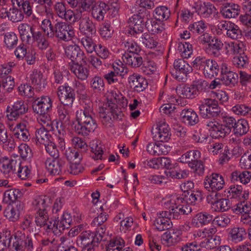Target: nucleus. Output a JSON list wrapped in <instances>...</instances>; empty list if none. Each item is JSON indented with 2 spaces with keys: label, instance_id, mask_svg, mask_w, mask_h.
Here are the masks:
<instances>
[{
  "label": "nucleus",
  "instance_id": "obj_62",
  "mask_svg": "<svg viewBox=\"0 0 251 251\" xmlns=\"http://www.w3.org/2000/svg\"><path fill=\"white\" fill-rule=\"evenodd\" d=\"M141 42L146 47L149 49H153L157 47L158 41L154 36H151L147 33H144L142 35Z\"/></svg>",
  "mask_w": 251,
  "mask_h": 251
},
{
  "label": "nucleus",
  "instance_id": "obj_59",
  "mask_svg": "<svg viewBox=\"0 0 251 251\" xmlns=\"http://www.w3.org/2000/svg\"><path fill=\"white\" fill-rule=\"evenodd\" d=\"M177 195H178V194ZM188 196H187L186 201L184 200H183V201H185V203L187 204L191 208V207L188 205V203H190L192 205H195L201 202L202 199V195L200 191H192L190 194H189V193H188ZM180 196L183 199H184V198L180 195Z\"/></svg>",
  "mask_w": 251,
  "mask_h": 251
},
{
  "label": "nucleus",
  "instance_id": "obj_6",
  "mask_svg": "<svg viewBox=\"0 0 251 251\" xmlns=\"http://www.w3.org/2000/svg\"><path fill=\"white\" fill-rule=\"evenodd\" d=\"M27 104L22 100H18L6 108V117L9 121H16L28 111Z\"/></svg>",
  "mask_w": 251,
  "mask_h": 251
},
{
  "label": "nucleus",
  "instance_id": "obj_23",
  "mask_svg": "<svg viewBox=\"0 0 251 251\" xmlns=\"http://www.w3.org/2000/svg\"><path fill=\"white\" fill-rule=\"evenodd\" d=\"M70 71L77 79L85 80L87 79L89 75V69L85 65L75 63H69Z\"/></svg>",
  "mask_w": 251,
  "mask_h": 251
},
{
  "label": "nucleus",
  "instance_id": "obj_4",
  "mask_svg": "<svg viewBox=\"0 0 251 251\" xmlns=\"http://www.w3.org/2000/svg\"><path fill=\"white\" fill-rule=\"evenodd\" d=\"M221 239L219 236L214 235L205 239L199 244L196 242L185 243L179 247L181 251H200L201 248L212 250L221 244Z\"/></svg>",
  "mask_w": 251,
  "mask_h": 251
},
{
  "label": "nucleus",
  "instance_id": "obj_33",
  "mask_svg": "<svg viewBox=\"0 0 251 251\" xmlns=\"http://www.w3.org/2000/svg\"><path fill=\"white\" fill-rule=\"evenodd\" d=\"M213 219V216L208 213L203 212L196 214L192 219L191 225L196 227L205 225Z\"/></svg>",
  "mask_w": 251,
  "mask_h": 251
},
{
  "label": "nucleus",
  "instance_id": "obj_9",
  "mask_svg": "<svg viewBox=\"0 0 251 251\" xmlns=\"http://www.w3.org/2000/svg\"><path fill=\"white\" fill-rule=\"evenodd\" d=\"M205 188L209 191H211V194L222 190L225 182L223 176L217 173H212L209 176H206L204 180Z\"/></svg>",
  "mask_w": 251,
  "mask_h": 251
},
{
  "label": "nucleus",
  "instance_id": "obj_21",
  "mask_svg": "<svg viewBox=\"0 0 251 251\" xmlns=\"http://www.w3.org/2000/svg\"><path fill=\"white\" fill-rule=\"evenodd\" d=\"M180 235L181 231L177 229L166 231L162 236V243L168 247L174 246L180 241Z\"/></svg>",
  "mask_w": 251,
  "mask_h": 251
},
{
  "label": "nucleus",
  "instance_id": "obj_1",
  "mask_svg": "<svg viewBox=\"0 0 251 251\" xmlns=\"http://www.w3.org/2000/svg\"><path fill=\"white\" fill-rule=\"evenodd\" d=\"M163 204L169 211L157 213L153 224L156 229L160 231L172 227L171 218L178 219L181 215L188 214L192 210L183 199L176 194L167 197L164 199Z\"/></svg>",
  "mask_w": 251,
  "mask_h": 251
},
{
  "label": "nucleus",
  "instance_id": "obj_47",
  "mask_svg": "<svg viewBox=\"0 0 251 251\" xmlns=\"http://www.w3.org/2000/svg\"><path fill=\"white\" fill-rule=\"evenodd\" d=\"M249 130V126L247 120L244 119L238 120L233 130V132L237 136L245 135Z\"/></svg>",
  "mask_w": 251,
  "mask_h": 251
},
{
  "label": "nucleus",
  "instance_id": "obj_61",
  "mask_svg": "<svg viewBox=\"0 0 251 251\" xmlns=\"http://www.w3.org/2000/svg\"><path fill=\"white\" fill-rule=\"evenodd\" d=\"M80 42L88 53H92L97 46L92 38L88 35L82 37L80 40Z\"/></svg>",
  "mask_w": 251,
  "mask_h": 251
},
{
  "label": "nucleus",
  "instance_id": "obj_30",
  "mask_svg": "<svg viewBox=\"0 0 251 251\" xmlns=\"http://www.w3.org/2000/svg\"><path fill=\"white\" fill-rule=\"evenodd\" d=\"M29 81L35 89L39 91L44 88L46 83V79L41 72L37 70H33L29 75Z\"/></svg>",
  "mask_w": 251,
  "mask_h": 251
},
{
  "label": "nucleus",
  "instance_id": "obj_49",
  "mask_svg": "<svg viewBox=\"0 0 251 251\" xmlns=\"http://www.w3.org/2000/svg\"><path fill=\"white\" fill-rule=\"evenodd\" d=\"M90 86L94 92L101 93L104 89V83L103 78L100 76H94L90 80Z\"/></svg>",
  "mask_w": 251,
  "mask_h": 251
},
{
  "label": "nucleus",
  "instance_id": "obj_10",
  "mask_svg": "<svg viewBox=\"0 0 251 251\" xmlns=\"http://www.w3.org/2000/svg\"><path fill=\"white\" fill-rule=\"evenodd\" d=\"M174 68L175 73L173 75L178 81H185L188 75L193 71L192 67L183 59L175 60L174 62Z\"/></svg>",
  "mask_w": 251,
  "mask_h": 251
},
{
  "label": "nucleus",
  "instance_id": "obj_32",
  "mask_svg": "<svg viewBox=\"0 0 251 251\" xmlns=\"http://www.w3.org/2000/svg\"><path fill=\"white\" fill-rule=\"evenodd\" d=\"M72 107L63 104H60L57 106L58 116L61 122V125H64V126L69 125Z\"/></svg>",
  "mask_w": 251,
  "mask_h": 251
},
{
  "label": "nucleus",
  "instance_id": "obj_37",
  "mask_svg": "<svg viewBox=\"0 0 251 251\" xmlns=\"http://www.w3.org/2000/svg\"><path fill=\"white\" fill-rule=\"evenodd\" d=\"M123 61L133 68H138L143 64V59L138 54L125 53L122 56Z\"/></svg>",
  "mask_w": 251,
  "mask_h": 251
},
{
  "label": "nucleus",
  "instance_id": "obj_34",
  "mask_svg": "<svg viewBox=\"0 0 251 251\" xmlns=\"http://www.w3.org/2000/svg\"><path fill=\"white\" fill-rule=\"evenodd\" d=\"M79 23V30L80 32L85 35H92L96 32V28L95 24L88 17L81 19Z\"/></svg>",
  "mask_w": 251,
  "mask_h": 251
},
{
  "label": "nucleus",
  "instance_id": "obj_20",
  "mask_svg": "<svg viewBox=\"0 0 251 251\" xmlns=\"http://www.w3.org/2000/svg\"><path fill=\"white\" fill-rule=\"evenodd\" d=\"M155 140L158 142H167L170 139V128L168 125L165 123L160 124L155 129V131H152Z\"/></svg>",
  "mask_w": 251,
  "mask_h": 251
},
{
  "label": "nucleus",
  "instance_id": "obj_41",
  "mask_svg": "<svg viewBox=\"0 0 251 251\" xmlns=\"http://www.w3.org/2000/svg\"><path fill=\"white\" fill-rule=\"evenodd\" d=\"M251 178V172L245 171L242 172L234 171L231 175V181L234 182H240L244 184L248 183Z\"/></svg>",
  "mask_w": 251,
  "mask_h": 251
},
{
  "label": "nucleus",
  "instance_id": "obj_63",
  "mask_svg": "<svg viewBox=\"0 0 251 251\" xmlns=\"http://www.w3.org/2000/svg\"><path fill=\"white\" fill-rule=\"evenodd\" d=\"M16 173L21 179H26L29 178L31 173V167L22 163L19 159V165L17 168Z\"/></svg>",
  "mask_w": 251,
  "mask_h": 251
},
{
  "label": "nucleus",
  "instance_id": "obj_8",
  "mask_svg": "<svg viewBox=\"0 0 251 251\" xmlns=\"http://www.w3.org/2000/svg\"><path fill=\"white\" fill-rule=\"evenodd\" d=\"M76 242L81 248V251H95L97 246L94 233L90 230L82 231L77 237Z\"/></svg>",
  "mask_w": 251,
  "mask_h": 251
},
{
  "label": "nucleus",
  "instance_id": "obj_14",
  "mask_svg": "<svg viewBox=\"0 0 251 251\" xmlns=\"http://www.w3.org/2000/svg\"><path fill=\"white\" fill-rule=\"evenodd\" d=\"M220 194L219 193H214L210 194L207 197L208 203L212 204V208L215 211L224 212L227 211L230 207V202L228 199H219Z\"/></svg>",
  "mask_w": 251,
  "mask_h": 251
},
{
  "label": "nucleus",
  "instance_id": "obj_56",
  "mask_svg": "<svg viewBox=\"0 0 251 251\" xmlns=\"http://www.w3.org/2000/svg\"><path fill=\"white\" fill-rule=\"evenodd\" d=\"M122 46L126 50L132 54H138L141 50L140 46L131 39H128L123 42Z\"/></svg>",
  "mask_w": 251,
  "mask_h": 251
},
{
  "label": "nucleus",
  "instance_id": "obj_57",
  "mask_svg": "<svg viewBox=\"0 0 251 251\" xmlns=\"http://www.w3.org/2000/svg\"><path fill=\"white\" fill-rule=\"evenodd\" d=\"M221 81L226 86H234L238 82V74L231 71L221 75Z\"/></svg>",
  "mask_w": 251,
  "mask_h": 251
},
{
  "label": "nucleus",
  "instance_id": "obj_24",
  "mask_svg": "<svg viewBox=\"0 0 251 251\" xmlns=\"http://www.w3.org/2000/svg\"><path fill=\"white\" fill-rule=\"evenodd\" d=\"M128 80L130 87L138 92L144 91L148 85L147 81L137 74L129 75Z\"/></svg>",
  "mask_w": 251,
  "mask_h": 251
},
{
  "label": "nucleus",
  "instance_id": "obj_28",
  "mask_svg": "<svg viewBox=\"0 0 251 251\" xmlns=\"http://www.w3.org/2000/svg\"><path fill=\"white\" fill-rule=\"evenodd\" d=\"M36 225L40 227H44L46 230H52L53 232V222L49 221L48 211L36 212L35 217Z\"/></svg>",
  "mask_w": 251,
  "mask_h": 251
},
{
  "label": "nucleus",
  "instance_id": "obj_2",
  "mask_svg": "<svg viewBox=\"0 0 251 251\" xmlns=\"http://www.w3.org/2000/svg\"><path fill=\"white\" fill-rule=\"evenodd\" d=\"M93 103L88 100L83 105V109L76 112L77 124L74 126L75 131L79 135L87 136L97 128Z\"/></svg>",
  "mask_w": 251,
  "mask_h": 251
},
{
  "label": "nucleus",
  "instance_id": "obj_43",
  "mask_svg": "<svg viewBox=\"0 0 251 251\" xmlns=\"http://www.w3.org/2000/svg\"><path fill=\"white\" fill-rule=\"evenodd\" d=\"M147 151L153 155H161L168 153V151L166 146L160 143H149L147 147Z\"/></svg>",
  "mask_w": 251,
  "mask_h": 251
},
{
  "label": "nucleus",
  "instance_id": "obj_5",
  "mask_svg": "<svg viewBox=\"0 0 251 251\" xmlns=\"http://www.w3.org/2000/svg\"><path fill=\"white\" fill-rule=\"evenodd\" d=\"M75 36L74 28L67 23L60 21L57 22L54 25V28L50 38L56 37L59 40L69 42Z\"/></svg>",
  "mask_w": 251,
  "mask_h": 251
},
{
  "label": "nucleus",
  "instance_id": "obj_39",
  "mask_svg": "<svg viewBox=\"0 0 251 251\" xmlns=\"http://www.w3.org/2000/svg\"><path fill=\"white\" fill-rule=\"evenodd\" d=\"M181 116L185 124L194 126L199 122V119L197 113L192 109H184L181 111Z\"/></svg>",
  "mask_w": 251,
  "mask_h": 251
},
{
  "label": "nucleus",
  "instance_id": "obj_19",
  "mask_svg": "<svg viewBox=\"0 0 251 251\" xmlns=\"http://www.w3.org/2000/svg\"><path fill=\"white\" fill-rule=\"evenodd\" d=\"M57 219L53 222L52 226L53 232H55L56 234L58 233L57 230L59 232H61L65 228H69L72 223V217L71 214L68 212H64L60 219L58 217ZM50 226H52V225Z\"/></svg>",
  "mask_w": 251,
  "mask_h": 251
},
{
  "label": "nucleus",
  "instance_id": "obj_52",
  "mask_svg": "<svg viewBox=\"0 0 251 251\" xmlns=\"http://www.w3.org/2000/svg\"><path fill=\"white\" fill-rule=\"evenodd\" d=\"M177 50L184 58L190 57L193 51L192 45L186 42L179 43Z\"/></svg>",
  "mask_w": 251,
  "mask_h": 251
},
{
  "label": "nucleus",
  "instance_id": "obj_54",
  "mask_svg": "<svg viewBox=\"0 0 251 251\" xmlns=\"http://www.w3.org/2000/svg\"><path fill=\"white\" fill-rule=\"evenodd\" d=\"M3 41L6 48L9 50H11L17 45L18 38L15 33L9 32L5 33Z\"/></svg>",
  "mask_w": 251,
  "mask_h": 251
},
{
  "label": "nucleus",
  "instance_id": "obj_46",
  "mask_svg": "<svg viewBox=\"0 0 251 251\" xmlns=\"http://www.w3.org/2000/svg\"><path fill=\"white\" fill-rule=\"evenodd\" d=\"M176 92L178 95L183 98L192 99L198 96L193 85L182 86L177 87Z\"/></svg>",
  "mask_w": 251,
  "mask_h": 251
},
{
  "label": "nucleus",
  "instance_id": "obj_53",
  "mask_svg": "<svg viewBox=\"0 0 251 251\" xmlns=\"http://www.w3.org/2000/svg\"><path fill=\"white\" fill-rule=\"evenodd\" d=\"M125 242L121 238H115L110 240L106 246V251H121L125 246Z\"/></svg>",
  "mask_w": 251,
  "mask_h": 251
},
{
  "label": "nucleus",
  "instance_id": "obj_60",
  "mask_svg": "<svg viewBox=\"0 0 251 251\" xmlns=\"http://www.w3.org/2000/svg\"><path fill=\"white\" fill-rule=\"evenodd\" d=\"M154 18L157 20L163 22L167 20L170 15V11L166 6H159L156 7L154 11Z\"/></svg>",
  "mask_w": 251,
  "mask_h": 251
},
{
  "label": "nucleus",
  "instance_id": "obj_55",
  "mask_svg": "<svg viewBox=\"0 0 251 251\" xmlns=\"http://www.w3.org/2000/svg\"><path fill=\"white\" fill-rule=\"evenodd\" d=\"M107 99L109 100L113 105H115L118 103H122V106L127 105V100L125 99L122 95L120 94L118 90L116 91H111L108 96Z\"/></svg>",
  "mask_w": 251,
  "mask_h": 251
},
{
  "label": "nucleus",
  "instance_id": "obj_12",
  "mask_svg": "<svg viewBox=\"0 0 251 251\" xmlns=\"http://www.w3.org/2000/svg\"><path fill=\"white\" fill-rule=\"evenodd\" d=\"M203 125L207 130L211 132V135L215 138L225 137L230 131L229 128L220 124L215 119L204 121Z\"/></svg>",
  "mask_w": 251,
  "mask_h": 251
},
{
  "label": "nucleus",
  "instance_id": "obj_13",
  "mask_svg": "<svg viewBox=\"0 0 251 251\" xmlns=\"http://www.w3.org/2000/svg\"><path fill=\"white\" fill-rule=\"evenodd\" d=\"M66 165L65 159L59 157L49 158L45 161L46 169L50 174L54 176L59 175L64 172Z\"/></svg>",
  "mask_w": 251,
  "mask_h": 251
},
{
  "label": "nucleus",
  "instance_id": "obj_7",
  "mask_svg": "<svg viewBox=\"0 0 251 251\" xmlns=\"http://www.w3.org/2000/svg\"><path fill=\"white\" fill-rule=\"evenodd\" d=\"M98 112L100 118L103 125L107 126L111 124V121L122 118L123 114L120 110L117 107V105H113L108 107H100Z\"/></svg>",
  "mask_w": 251,
  "mask_h": 251
},
{
  "label": "nucleus",
  "instance_id": "obj_17",
  "mask_svg": "<svg viewBox=\"0 0 251 251\" xmlns=\"http://www.w3.org/2000/svg\"><path fill=\"white\" fill-rule=\"evenodd\" d=\"M52 107V101L48 96L38 98L33 103V109L38 114H47Z\"/></svg>",
  "mask_w": 251,
  "mask_h": 251
},
{
  "label": "nucleus",
  "instance_id": "obj_42",
  "mask_svg": "<svg viewBox=\"0 0 251 251\" xmlns=\"http://www.w3.org/2000/svg\"><path fill=\"white\" fill-rule=\"evenodd\" d=\"M165 176L167 177V181L169 178L181 179L186 178L189 174V171L186 170H181L177 168H170L164 172Z\"/></svg>",
  "mask_w": 251,
  "mask_h": 251
},
{
  "label": "nucleus",
  "instance_id": "obj_25",
  "mask_svg": "<svg viewBox=\"0 0 251 251\" xmlns=\"http://www.w3.org/2000/svg\"><path fill=\"white\" fill-rule=\"evenodd\" d=\"M18 29L22 42L30 44L32 41L31 36L35 29V27L26 23H21L19 25Z\"/></svg>",
  "mask_w": 251,
  "mask_h": 251
},
{
  "label": "nucleus",
  "instance_id": "obj_38",
  "mask_svg": "<svg viewBox=\"0 0 251 251\" xmlns=\"http://www.w3.org/2000/svg\"><path fill=\"white\" fill-rule=\"evenodd\" d=\"M1 17H7L12 22H18L22 21L24 15L22 11L16 8H10L8 11L1 12Z\"/></svg>",
  "mask_w": 251,
  "mask_h": 251
},
{
  "label": "nucleus",
  "instance_id": "obj_26",
  "mask_svg": "<svg viewBox=\"0 0 251 251\" xmlns=\"http://www.w3.org/2000/svg\"><path fill=\"white\" fill-rule=\"evenodd\" d=\"M50 200L45 196H36L32 202V209L36 212L48 211Z\"/></svg>",
  "mask_w": 251,
  "mask_h": 251
},
{
  "label": "nucleus",
  "instance_id": "obj_16",
  "mask_svg": "<svg viewBox=\"0 0 251 251\" xmlns=\"http://www.w3.org/2000/svg\"><path fill=\"white\" fill-rule=\"evenodd\" d=\"M194 7L198 15L204 18H209L211 15L218 13L215 6L210 2H197Z\"/></svg>",
  "mask_w": 251,
  "mask_h": 251
},
{
  "label": "nucleus",
  "instance_id": "obj_44",
  "mask_svg": "<svg viewBox=\"0 0 251 251\" xmlns=\"http://www.w3.org/2000/svg\"><path fill=\"white\" fill-rule=\"evenodd\" d=\"M201 153L198 150H191L183 154L179 158V162L182 163L188 164V166L190 163H193L197 159H200Z\"/></svg>",
  "mask_w": 251,
  "mask_h": 251
},
{
  "label": "nucleus",
  "instance_id": "obj_58",
  "mask_svg": "<svg viewBox=\"0 0 251 251\" xmlns=\"http://www.w3.org/2000/svg\"><path fill=\"white\" fill-rule=\"evenodd\" d=\"M11 238L10 231L4 230L0 232V251H4L9 246Z\"/></svg>",
  "mask_w": 251,
  "mask_h": 251
},
{
  "label": "nucleus",
  "instance_id": "obj_48",
  "mask_svg": "<svg viewBox=\"0 0 251 251\" xmlns=\"http://www.w3.org/2000/svg\"><path fill=\"white\" fill-rule=\"evenodd\" d=\"M246 230L243 227H234L230 230L229 233L230 240L235 243L242 241L246 237Z\"/></svg>",
  "mask_w": 251,
  "mask_h": 251
},
{
  "label": "nucleus",
  "instance_id": "obj_51",
  "mask_svg": "<svg viewBox=\"0 0 251 251\" xmlns=\"http://www.w3.org/2000/svg\"><path fill=\"white\" fill-rule=\"evenodd\" d=\"M224 44L217 37H213L208 44V48L211 51V54L215 57L220 55V51L222 49Z\"/></svg>",
  "mask_w": 251,
  "mask_h": 251
},
{
  "label": "nucleus",
  "instance_id": "obj_11",
  "mask_svg": "<svg viewBox=\"0 0 251 251\" xmlns=\"http://www.w3.org/2000/svg\"><path fill=\"white\" fill-rule=\"evenodd\" d=\"M53 7L56 15L67 22L75 23L80 19V15L75 14L72 10L67 9L64 2H57L54 5Z\"/></svg>",
  "mask_w": 251,
  "mask_h": 251
},
{
  "label": "nucleus",
  "instance_id": "obj_31",
  "mask_svg": "<svg viewBox=\"0 0 251 251\" xmlns=\"http://www.w3.org/2000/svg\"><path fill=\"white\" fill-rule=\"evenodd\" d=\"M15 138L20 140L26 142L30 139V135L25 124L19 123L12 129Z\"/></svg>",
  "mask_w": 251,
  "mask_h": 251
},
{
  "label": "nucleus",
  "instance_id": "obj_45",
  "mask_svg": "<svg viewBox=\"0 0 251 251\" xmlns=\"http://www.w3.org/2000/svg\"><path fill=\"white\" fill-rule=\"evenodd\" d=\"M51 130H47L44 127H40L36 129L35 131V142L37 145L47 144L50 141L51 137L49 131Z\"/></svg>",
  "mask_w": 251,
  "mask_h": 251
},
{
  "label": "nucleus",
  "instance_id": "obj_40",
  "mask_svg": "<svg viewBox=\"0 0 251 251\" xmlns=\"http://www.w3.org/2000/svg\"><path fill=\"white\" fill-rule=\"evenodd\" d=\"M32 41L35 42L38 48L41 50H45L49 46V43L46 38L45 34L40 31L34 30L32 36Z\"/></svg>",
  "mask_w": 251,
  "mask_h": 251
},
{
  "label": "nucleus",
  "instance_id": "obj_27",
  "mask_svg": "<svg viewBox=\"0 0 251 251\" xmlns=\"http://www.w3.org/2000/svg\"><path fill=\"white\" fill-rule=\"evenodd\" d=\"M4 159V158H3ZM5 160L1 167V172L6 177H11L14 173H16L17 168L19 165V159L8 160L4 157Z\"/></svg>",
  "mask_w": 251,
  "mask_h": 251
},
{
  "label": "nucleus",
  "instance_id": "obj_22",
  "mask_svg": "<svg viewBox=\"0 0 251 251\" xmlns=\"http://www.w3.org/2000/svg\"><path fill=\"white\" fill-rule=\"evenodd\" d=\"M147 17V20L145 22V25L148 30L152 34H158L161 33L164 29V24L163 22L156 19L149 18L150 17L149 12H145Z\"/></svg>",
  "mask_w": 251,
  "mask_h": 251
},
{
  "label": "nucleus",
  "instance_id": "obj_64",
  "mask_svg": "<svg viewBox=\"0 0 251 251\" xmlns=\"http://www.w3.org/2000/svg\"><path fill=\"white\" fill-rule=\"evenodd\" d=\"M240 166L241 168L249 169L251 168V150L247 151L241 157Z\"/></svg>",
  "mask_w": 251,
  "mask_h": 251
},
{
  "label": "nucleus",
  "instance_id": "obj_15",
  "mask_svg": "<svg viewBox=\"0 0 251 251\" xmlns=\"http://www.w3.org/2000/svg\"><path fill=\"white\" fill-rule=\"evenodd\" d=\"M57 95L61 101L60 104L72 107L75 99L74 90L67 84L59 86L57 89Z\"/></svg>",
  "mask_w": 251,
  "mask_h": 251
},
{
  "label": "nucleus",
  "instance_id": "obj_50",
  "mask_svg": "<svg viewBox=\"0 0 251 251\" xmlns=\"http://www.w3.org/2000/svg\"><path fill=\"white\" fill-rule=\"evenodd\" d=\"M93 154L91 157L95 160L101 159L103 150L100 143L98 140H93L90 143Z\"/></svg>",
  "mask_w": 251,
  "mask_h": 251
},
{
  "label": "nucleus",
  "instance_id": "obj_3",
  "mask_svg": "<svg viewBox=\"0 0 251 251\" xmlns=\"http://www.w3.org/2000/svg\"><path fill=\"white\" fill-rule=\"evenodd\" d=\"M198 105L199 114L201 118L205 119V121L217 117L222 113V109L219 106L218 101L214 99H204L199 101Z\"/></svg>",
  "mask_w": 251,
  "mask_h": 251
},
{
  "label": "nucleus",
  "instance_id": "obj_18",
  "mask_svg": "<svg viewBox=\"0 0 251 251\" xmlns=\"http://www.w3.org/2000/svg\"><path fill=\"white\" fill-rule=\"evenodd\" d=\"M66 56L71 60V63H75L85 58L84 53L80 47L76 45H69L64 48Z\"/></svg>",
  "mask_w": 251,
  "mask_h": 251
},
{
  "label": "nucleus",
  "instance_id": "obj_35",
  "mask_svg": "<svg viewBox=\"0 0 251 251\" xmlns=\"http://www.w3.org/2000/svg\"><path fill=\"white\" fill-rule=\"evenodd\" d=\"M219 66L217 62L213 59H207L203 74L206 77L212 78L218 75Z\"/></svg>",
  "mask_w": 251,
  "mask_h": 251
},
{
  "label": "nucleus",
  "instance_id": "obj_29",
  "mask_svg": "<svg viewBox=\"0 0 251 251\" xmlns=\"http://www.w3.org/2000/svg\"><path fill=\"white\" fill-rule=\"evenodd\" d=\"M240 12V6L232 2L226 3L221 10L222 15L227 19L236 17L239 15Z\"/></svg>",
  "mask_w": 251,
  "mask_h": 251
},
{
  "label": "nucleus",
  "instance_id": "obj_36",
  "mask_svg": "<svg viewBox=\"0 0 251 251\" xmlns=\"http://www.w3.org/2000/svg\"><path fill=\"white\" fill-rule=\"evenodd\" d=\"M109 9V6L105 2H100L96 4L91 10L92 17L97 21H101L103 19L104 15Z\"/></svg>",
  "mask_w": 251,
  "mask_h": 251
}]
</instances>
